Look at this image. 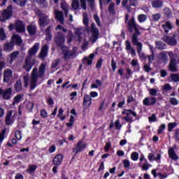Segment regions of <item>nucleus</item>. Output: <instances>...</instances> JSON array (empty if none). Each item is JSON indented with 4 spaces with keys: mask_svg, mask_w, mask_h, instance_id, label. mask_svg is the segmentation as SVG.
Listing matches in <instances>:
<instances>
[{
    "mask_svg": "<svg viewBox=\"0 0 179 179\" xmlns=\"http://www.w3.org/2000/svg\"><path fill=\"white\" fill-rule=\"evenodd\" d=\"M134 30V33L131 36V42L134 45H136L137 52L139 54L141 51H142V45H143L142 43L138 41V36H141V31H139V29L138 28V27Z\"/></svg>",
    "mask_w": 179,
    "mask_h": 179,
    "instance_id": "nucleus-1",
    "label": "nucleus"
},
{
    "mask_svg": "<svg viewBox=\"0 0 179 179\" xmlns=\"http://www.w3.org/2000/svg\"><path fill=\"white\" fill-rule=\"evenodd\" d=\"M12 9H13V6L10 5L6 9H4L2 11L1 15H0V22H1V23H5L6 20H9V19L13 16V11Z\"/></svg>",
    "mask_w": 179,
    "mask_h": 179,
    "instance_id": "nucleus-2",
    "label": "nucleus"
},
{
    "mask_svg": "<svg viewBox=\"0 0 179 179\" xmlns=\"http://www.w3.org/2000/svg\"><path fill=\"white\" fill-rule=\"evenodd\" d=\"M122 114L123 115H126L123 117V120L126 121V122H129V124H132L134 122V120H132V117L129 115H133V117H138V115L136 114V112L134 111L132 109H123L122 111Z\"/></svg>",
    "mask_w": 179,
    "mask_h": 179,
    "instance_id": "nucleus-3",
    "label": "nucleus"
},
{
    "mask_svg": "<svg viewBox=\"0 0 179 179\" xmlns=\"http://www.w3.org/2000/svg\"><path fill=\"white\" fill-rule=\"evenodd\" d=\"M129 15L125 14V23H127V29L129 32L134 33V29H136L138 27V24H136V22L135 21V17H132L131 20H129ZM129 20V21H128Z\"/></svg>",
    "mask_w": 179,
    "mask_h": 179,
    "instance_id": "nucleus-4",
    "label": "nucleus"
},
{
    "mask_svg": "<svg viewBox=\"0 0 179 179\" xmlns=\"http://www.w3.org/2000/svg\"><path fill=\"white\" fill-rule=\"evenodd\" d=\"M38 23L41 29L43 30L45 29V26H48V24H50V17L44 13H40Z\"/></svg>",
    "mask_w": 179,
    "mask_h": 179,
    "instance_id": "nucleus-5",
    "label": "nucleus"
},
{
    "mask_svg": "<svg viewBox=\"0 0 179 179\" xmlns=\"http://www.w3.org/2000/svg\"><path fill=\"white\" fill-rule=\"evenodd\" d=\"M12 87H8L5 90L0 87V99H3V100H10V99H12Z\"/></svg>",
    "mask_w": 179,
    "mask_h": 179,
    "instance_id": "nucleus-6",
    "label": "nucleus"
},
{
    "mask_svg": "<svg viewBox=\"0 0 179 179\" xmlns=\"http://www.w3.org/2000/svg\"><path fill=\"white\" fill-rule=\"evenodd\" d=\"M54 40L57 47L64 48V45L65 44V35H64L62 32H57L55 36Z\"/></svg>",
    "mask_w": 179,
    "mask_h": 179,
    "instance_id": "nucleus-7",
    "label": "nucleus"
},
{
    "mask_svg": "<svg viewBox=\"0 0 179 179\" xmlns=\"http://www.w3.org/2000/svg\"><path fill=\"white\" fill-rule=\"evenodd\" d=\"M37 80H38V78L37 77V68H34L31 73L30 90H34V89L37 87Z\"/></svg>",
    "mask_w": 179,
    "mask_h": 179,
    "instance_id": "nucleus-8",
    "label": "nucleus"
},
{
    "mask_svg": "<svg viewBox=\"0 0 179 179\" xmlns=\"http://www.w3.org/2000/svg\"><path fill=\"white\" fill-rule=\"evenodd\" d=\"M177 37V35L173 34L172 36H164L162 38V41L166 43L168 45H177V40L176 38Z\"/></svg>",
    "mask_w": 179,
    "mask_h": 179,
    "instance_id": "nucleus-9",
    "label": "nucleus"
},
{
    "mask_svg": "<svg viewBox=\"0 0 179 179\" xmlns=\"http://www.w3.org/2000/svg\"><path fill=\"white\" fill-rule=\"evenodd\" d=\"M86 143H83V140L78 141V142L77 143L76 148H73V152H75V156H76L78 153H81V152H83V150L86 149Z\"/></svg>",
    "mask_w": 179,
    "mask_h": 179,
    "instance_id": "nucleus-10",
    "label": "nucleus"
},
{
    "mask_svg": "<svg viewBox=\"0 0 179 179\" xmlns=\"http://www.w3.org/2000/svg\"><path fill=\"white\" fill-rule=\"evenodd\" d=\"M90 31L92 34V41L94 43H96V41H97V40L99 39V29L96 27V24L94 22H92L91 24Z\"/></svg>",
    "mask_w": 179,
    "mask_h": 179,
    "instance_id": "nucleus-11",
    "label": "nucleus"
},
{
    "mask_svg": "<svg viewBox=\"0 0 179 179\" xmlns=\"http://www.w3.org/2000/svg\"><path fill=\"white\" fill-rule=\"evenodd\" d=\"M15 31L20 34L26 31V26L23 23V21L20 20L15 21Z\"/></svg>",
    "mask_w": 179,
    "mask_h": 179,
    "instance_id": "nucleus-12",
    "label": "nucleus"
},
{
    "mask_svg": "<svg viewBox=\"0 0 179 179\" xmlns=\"http://www.w3.org/2000/svg\"><path fill=\"white\" fill-rule=\"evenodd\" d=\"M157 101V99L155 96L151 97H145L143 100V106H146L147 107H150V106H155Z\"/></svg>",
    "mask_w": 179,
    "mask_h": 179,
    "instance_id": "nucleus-13",
    "label": "nucleus"
},
{
    "mask_svg": "<svg viewBox=\"0 0 179 179\" xmlns=\"http://www.w3.org/2000/svg\"><path fill=\"white\" fill-rule=\"evenodd\" d=\"M33 66H34V62H31V57H27L25 59V64L22 66L23 69H24L27 72H30Z\"/></svg>",
    "mask_w": 179,
    "mask_h": 179,
    "instance_id": "nucleus-14",
    "label": "nucleus"
},
{
    "mask_svg": "<svg viewBox=\"0 0 179 179\" xmlns=\"http://www.w3.org/2000/svg\"><path fill=\"white\" fill-rule=\"evenodd\" d=\"M62 53L63 54L64 59L66 61V59H71L72 57L75 55L76 52L73 50H71L70 49L69 50L62 49Z\"/></svg>",
    "mask_w": 179,
    "mask_h": 179,
    "instance_id": "nucleus-15",
    "label": "nucleus"
},
{
    "mask_svg": "<svg viewBox=\"0 0 179 179\" xmlns=\"http://www.w3.org/2000/svg\"><path fill=\"white\" fill-rule=\"evenodd\" d=\"M12 114H13V110H10L7 111L5 119L6 125H11V124H13V117H15L16 113H15L13 116H12Z\"/></svg>",
    "mask_w": 179,
    "mask_h": 179,
    "instance_id": "nucleus-16",
    "label": "nucleus"
},
{
    "mask_svg": "<svg viewBox=\"0 0 179 179\" xmlns=\"http://www.w3.org/2000/svg\"><path fill=\"white\" fill-rule=\"evenodd\" d=\"M13 73L12 69H7L4 70L3 82L4 83H8L10 80V78H12Z\"/></svg>",
    "mask_w": 179,
    "mask_h": 179,
    "instance_id": "nucleus-17",
    "label": "nucleus"
},
{
    "mask_svg": "<svg viewBox=\"0 0 179 179\" xmlns=\"http://www.w3.org/2000/svg\"><path fill=\"white\" fill-rule=\"evenodd\" d=\"M64 160V155L62 154H57L53 158L52 164L55 166H61L62 161Z\"/></svg>",
    "mask_w": 179,
    "mask_h": 179,
    "instance_id": "nucleus-18",
    "label": "nucleus"
},
{
    "mask_svg": "<svg viewBox=\"0 0 179 179\" xmlns=\"http://www.w3.org/2000/svg\"><path fill=\"white\" fill-rule=\"evenodd\" d=\"M83 106L86 107V108H89L92 106V98L87 94H84Z\"/></svg>",
    "mask_w": 179,
    "mask_h": 179,
    "instance_id": "nucleus-19",
    "label": "nucleus"
},
{
    "mask_svg": "<svg viewBox=\"0 0 179 179\" xmlns=\"http://www.w3.org/2000/svg\"><path fill=\"white\" fill-rule=\"evenodd\" d=\"M38 48H40V43H35L33 47L28 50V55H29V57H33L34 55H36V54H37V52L38 51Z\"/></svg>",
    "mask_w": 179,
    "mask_h": 179,
    "instance_id": "nucleus-20",
    "label": "nucleus"
},
{
    "mask_svg": "<svg viewBox=\"0 0 179 179\" xmlns=\"http://www.w3.org/2000/svg\"><path fill=\"white\" fill-rule=\"evenodd\" d=\"M44 75H45V64L42 63L39 66L38 71L36 73V76L37 78H40L41 79L43 78Z\"/></svg>",
    "mask_w": 179,
    "mask_h": 179,
    "instance_id": "nucleus-21",
    "label": "nucleus"
},
{
    "mask_svg": "<svg viewBox=\"0 0 179 179\" xmlns=\"http://www.w3.org/2000/svg\"><path fill=\"white\" fill-rule=\"evenodd\" d=\"M52 28V26L49 25L45 29V40H46V41H51V40H52V35L51 34V29Z\"/></svg>",
    "mask_w": 179,
    "mask_h": 179,
    "instance_id": "nucleus-22",
    "label": "nucleus"
},
{
    "mask_svg": "<svg viewBox=\"0 0 179 179\" xmlns=\"http://www.w3.org/2000/svg\"><path fill=\"white\" fill-rule=\"evenodd\" d=\"M48 55V45L45 44L43 47H42L41 52L39 53V57L45 58V57H47Z\"/></svg>",
    "mask_w": 179,
    "mask_h": 179,
    "instance_id": "nucleus-23",
    "label": "nucleus"
},
{
    "mask_svg": "<svg viewBox=\"0 0 179 179\" xmlns=\"http://www.w3.org/2000/svg\"><path fill=\"white\" fill-rule=\"evenodd\" d=\"M14 47L15 44L13 42L6 43L3 44V50L6 51V52H10V51H13Z\"/></svg>",
    "mask_w": 179,
    "mask_h": 179,
    "instance_id": "nucleus-24",
    "label": "nucleus"
},
{
    "mask_svg": "<svg viewBox=\"0 0 179 179\" xmlns=\"http://www.w3.org/2000/svg\"><path fill=\"white\" fill-rule=\"evenodd\" d=\"M27 30L29 36H34L37 33V27L30 24L27 27Z\"/></svg>",
    "mask_w": 179,
    "mask_h": 179,
    "instance_id": "nucleus-25",
    "label": "nucleus"
},
{
    "mask_svg": "<svg viewBox=\"0 0 179 179\" xmlns=\"http://www.w3.org/2000/svg\"><path fill=\"white\" fill-rule=\"evenodd\" d=\"M162 29L166 34H169L170 30L173 29V24L170 22H166L165 24H162Z\"/></svg>",
    "mask_w": 179,
    "mask_h": 179,
    "instance_id": "nucleus-26",
    "label": "nucleus"
},
{
    "mask_svg": "<svg viewBox=\"0 0 179 179\" xmlns=\"http://www.w3.org/2000/svg\"><path fill=\"white\" fill-rule=\"evenodd\" d=\"M168 154L169 156V158L172 160H178V155L176 154V151L174 150V148H171L169 149Z\"/></svg>",
    "mask_w": 179,
    "mask_h": 179,
    "instance_id": "nucleus-27",
    "label": "nucleus"
},
{
    "mask_svg": "<svg viewBox=\"0 0 179 179\" xmlns=\"http://www.w3.org/2000/svg\"><path fill=\"white\" fill-rule=\"evenodd\" d=\"M152 8H155V9H159V8H163V1L162 0H153L151 3Z\"/></svg>",
    "mask_w": 179,
    "mask_h": 179,
    "instance_id": "nucleus-28",
    "label": "nucleus"
},
{
    "mask_svg": "<svg viewBox=\"0 0 179 179\" xmlns=\"http://www.w3.org/2000/svg\"><path fill=\"white\" fill-rule=\"evenodd\" d=\"M55 19H57L60 23H64V13L60 10H56L55 13Z\"/></svg>",
    "mask_w": 179,
    "mask_h": 179,
    "instance_id": "nucleus-29",
    "label": "nucleus"
},
{
    "mask_svg": "<svg viewBox=\"0 0 179 179\" xmlns=\"http://www.w3.org/2000/svg\"><path fill=\"white\" fill-rule=\"evenodd\" d=\"M12 41L17 45H22V43H23L22 37H20L19 35H14L12 38Z\"/></svg>",
    "mask_w": 179,
    "mask_h": 179,
    "instance_id": "nucleus-30",
    "label": "nucleus"
},
{
    "mask_svg": "<svg viewBox=\"0 0 179 179\" xmlns=\"http://www.w3.org/2000/svg\"><path fill=\"white\" fill-rule=\"evenodd\" d=\"M19 54H20V52H19V50H15L14 52H13L12 53H10V55H9L10 57V62H13V61H15V59H16V58H17V57H19Z\"/></svg>",
    "mask_w": 179,
    "mask_h": 179,
    "instance_id": "nucleus-31",
    "label": "nucleus"
},
{
    "mask_svg": "<svg viewBox=\"0 0 179 179\" xmlns=\"http://www.w3.org/2000/svg\"><path fill=\"white\" fill-rule=\"evenodd\" d=\"M164 15L165 17H167V19H170V17H172L173 16V12L169 8H165L164 9Z\"/></svg>",
    "mask_w": 179,
    "mask_h": 179,
    "instance_id": "nucleus-32",
    "label": "nucleus"
},
{
    "mask_svg": "<svg viewBox=\"0 0 179 179\" xmlns=\"http://www.w3.org/2000/svg\"><path fill=\"white\" fill-rule=\"evenodd\" d=\"M156 48L157 50H165L166 45L162 41H158L155 42Z\"/></svg>",
    "mask_w": 179,
    "mask_h": 179,
    "instance_id": "nucleus-33",
    "label": "nucleus"
},
{
    "mask_svg": "<svg viewBox=\"0 0 179 179\" xmlns=\"http://www.w3.org/2000/svg\"><path fill=\"white\" fill-rule=\"evenodd\" d=\"M37 170V165L36 164H31L29 166V169H27V173L29 174H33Z\"/></svg>",
    "mask_w": 179,
    "mask_h": 179,
    "instance_id": "nucleus-34",
    "label": "nucleus"
},
{
    "mask_svg": "<svg viewBox=\"0 0 179 179\" xmlns=\"http://www.w3.org/2000/svg\"><path fill=\"white\" fill-rule=\"evenodd\" d=\"M96 83H92L91 85V89H99V86H101L103 85V83H101V80L96 79L95 80Z\"/></svg>",
    "mask_w": 179,
    "mask_h": 179,
    "instance_id": "nucleus-35",
    "label": "nucleus"
},
{
    "mask_svg": "<svg viewBox=\"0 0 179 179\" xmlns=\"http://www.w3.org/2000/svg\"><path fill=\"white\" fill-rule=\"evenodd\" d=\"M6 40V33H5V29L3 28L0 29V41H5Z\"/></svg>",
    "mask_w": 179,
    "mask_h": 179,
    "instance_id": "nucleus-36",
    "label": "nucleus"
},
{
    "mask_svg": "<svg viewBox=\"0 0 179 179\" xmlns=\"http://www.w3.org/2000/svg\"><path fill=\"white\" fill-rule=\"evenodd\" d=\"M14 89L17 92H22V83L20 81H17L16 83L14 85Z\"/></svg>",
    "mask_w": 179,
    "mask_h": 179,
    "instance_id": "nucleus-37",
    "label": "nucleus"
},
{
    "mask_svg": "<svg viewBox=\"0 0 179 179\" xmlns=\"http://www.w3.org/2000/svg\"><path fill=\"white\" fill-rule=\"evenodd\" d=\"M71 6L74 10H78L79 9V1L78 0H73Z\"/></svg>",
    "mask_w": 179,
    "mask_h": 179,
    "instance_id": "nucleus-38",
    "label": "nucleus"
},
{
    "mask_svg": "<svg viewBox=\"0 0 179 179\" xmlns=\"http://www.w3.org/2000/svg\"><path fill=\"white\" fill-rule=\"evenodd\" d=\"M59 62H61V59H56L52 62L51 64V69H55L58 65H59Z\"/></svg>",
    "mask_w": 179,
    "mask_h": 179,
    "instance_id": "nucleus-39",
    "label": "nucleus"
},
{
    "mask_svg": "<svg viewBox=\"0 0 179 179\" xmlns=\"http://www.w3.org/2000/svg\"><path fill=\"white\" fill-rule=\"evenodd\" d=\"M148 19V17L145 14H140L138 16V20L139 23H143V22H145Z\"/></svg>",
    "mask_w": 179,
    "mask_h": 179,
    "instance_id": "nucleus-40",
    "label": "nucleus"
},
{
    "mask_svg": "<svg viewBox=\"0 0 179 179\" xmlns=\"http://www.w3.org/2000/svg\"><path fill=\"white\" fill-rule=\"evenodd\" d=\"M26 107L29 113H33V108H34V103L29 101L27 103Z\"/></svg>",
    "mask_w": 179,
    "mask_h": 179,
    "instance_id": "nucleus-41",
    "label": "nucleus"
},
{
    "mask_svg": "<svg viewBox=\"0 0 179 179\" xmlns=\"http://www.w3.org/2000/svg\"><path fill=\"white\" fill-rule=\"evenodd\" d=\"M131 66H137V72L141 71V66L138 63V59H133L131 63Z\"/></svg>",
    "mask_w": 179,
    "mask_h": 179,
    "instance_id": "nucleus-42",
    "label": "nucleus"
},
{
    "mask_svg": "<svg viewBox=\"0 0 179 179\" xmlns=\"http://www.w3.org/2000/svg\"><path fill=\"white\" fill-rule=\"evenodd\" d=\"M115 6V3H114L113 2L110 3L108 8L109 13H111L112 15H115V10L114 9Z\"/></svg>",
    "mask_w": 179,
    "mask_h": 179,
    "instance_id": "nucleus-43",
    "label": "nucleus"
},
{
    "mask_svg": "<svg viewBox=\"0 0 179 179\" xmlns=\"http://www.w3.org/2000/svg\"><path fill=\"white\" fill-rule=\"evenodd\" d=\"M177 127L176 122H170L168 124V131L171 132Z\"/></svg>",
    "mask_w": 179,
    "mask_h": 179,
    "instance_id": "nucleus-44",
    "label": "nucleus"
},
{
    "mask_svg": "<svg viewBox=\"0 0 179 179\" xmlns=\"http://www.w3.org/2000/svg\"><path fill=\"white\" fill-rule=\"evenodd\" d=\"M131 159L134 162H137V160H138V159H139V154L136 152H133L131 154Z\"/></svg>",
    "mask_w": 179,
    "mask_h": 179,
    "instance_id": "nucleus-45",
    "label": "nucleus"
},
{
    "mask_svg": "<svg viewBox=\"0 0 179 179\" xmlns=\"http://www.w3.org/2000/svg\"><path fill=\"white\" fill-rule=\"evenodd\" d=\"M170 64H172L173 65H178L179 64V59L177 56L171 57Z\"/></svg>",
    "mask_w": 179,
    "mask_h": 179,
    "instance_id": "nucleus-46",
    "label": "nucleus"
},
{
    "mask_svg": "<svg viewBox=\"0 0 179 179\" xmlns=\"http://www.w3.org/2000/svg\"><path fill=\"white\" fill-rule=\"evenodd\" d=\"M23 97L22 94H17L14 97V103L17 104L22 101V99Z\"/></svg>",
    "mask_w": 179,
    "mask_h": 179,
    "instance_id": "nucleus-47",
    "label": "nucleus"
},
{
    "mask_svg": "<svg viewBox=\"0 0 179 179\" xmlns=\"http://www.w3.org/2000/svg\"><path fill=\"white\" fill-rule=\"evenodd\" d=\"M61 8L64 12V15L66 16H68V13H69V10H68V6L65 3H62L61 4Z\"/></svg>",
    "mask_w": 179,
    "mask_h": 179,
    "instance_id": "nucleus-48",
    "label": "nucleus"
},
{
    "mask_svg": "<svg viewBox=\"0 0 179 179\" xmlns=\"http://www.w3.org/2000/svg\"><path fill=\"white\" fill-rule=\"evenodd\" d=\"M14 3L20 5V6H24L26 5V0H13Z\"/></svg>",
    "mask_w": 179,
    "mask_h": 179,
    "instance_id": "nucleus-49",
    "label": "nucleus"
},
{
    "mask_svg": "<svg viewBox=\"0 0 179 179\" xmlns=\"http://www.w3.org/2000/svg\"><path fill=\"white\" fill-rule=\"evenodd\" d=\"M169 69L171 72H177V64L169 63Z\"/></svg>",
    "mask_w": 179,
    "mask_h": 179,
    "instance_id": "nucleus-50",
    "label": "nucleus"
},
{
    "mask_svg": "<svg viewBox=\"0 0 179 179\" xmlns=\"http://www.w3.org/2000/svg\"><path fill=\"white\" fill-rule=\"evenodd\" d=\"M94 19L99 27L101 26V22H100V17H99V15L97 14L94 15Z\"/></svg>",
    "mask_w": 179,
    "mask_h": 179,
    "instance_id": "nucleus-51",
    "label": "nucleus"
},
{
    "mask_svg": "<svg viewBox=\"0 0 179 179\" xmlns=\"http://www.w3.org/2000/svg\"><path fill=\"white\" fill-rule=\"evenodd\" d=\"M171 79H172L173 82H179V74H171Z\"/></svg>",
    "mask_w": 179,
    "mask_h": 179,
    "instance_id": "nucleus-52",
    "label": "nucleus"
},
{
    "mask_svg": "<svg viewBox=\"0 0 179 179\" xmlns=\"http://www.w3.org/2000/svg\"><path fill=\"white\" fill-rule=\"evenodd\" d=\"M169 103H170V104H171L172 106H178V100H177V99L173 97V98H171V99H170Z\"/></svg>",
    "mask_w": 179,
    "mask_h": 179,
    "instance_id": "nucleus-53",
    "label": "nucleus"
},
{
    "mask_svg": "<svg viewBox=\"0 0 179 179\" xmlns=\"http://www.w3.org/2000/svg\"><path fill=\"white\" fill-rule=\"evenodd\" d=\"M150 167H152V164H143L141 166V169L143 171H148V170H149Z\"/></svg>",
    "mask_w": 179,
    "mask_h": 179,
    "instance_id": "nucleus-54",
    "label": "nucleus"
},
{
    "mask_svg": "<svg viewBox=\"0 0 179 179\" xmlns=\"http://www.w3.org/2000/svg\"><path fill=\"white\" fill-rule=\"evenodd\" d=\"M5 134H6V129H4L0 134V143L3 142V139H5Z\"/></svg>",
    "mask_w": 179,
    "mask_h": 179,
    "instance_id": "nucleus-55",
    "label": "nucleus"
},
{
    "mask_svg": "<svg viewBox=\"0 0 179 179\" xmlns=\"http://www.w3.org/2000/svg\"><path fill=\"white\" fill-rule=\"evenodd\" d=\"M160 17H162V15H160V13L152 15V19L154 22H159V20H160Z\"/></svg>",
    "mask_w": 179,
    "mask_h": 179,
    "instance_id": "nucleus-56",
    "label": "nucleus"
},
{
    "mask_svg": "<svg viewBox=\"0 0 179 179\" xmlns=\"http://www.w3.org/2000/svg\"><path fill=\"white\" fill-rule=\"evenodd\" d=\"M16 139L20 141L22 139V131L20 130H17L15 134Z\"/></svg>",
    "mask_w": 179,
    "mask_h": 179,
    "instance_id": "nucleus-57",
    "label": "nucleus"
},
{
    "mask_svg": "<svg viewBox=\"0 0 179 179\" xmlns=\"http://www.w3.org/2000/svg\"><path fill=\"white\" fill-rule=\"evenodd\" d=\"M166 129V124H162L159 126V129H158V134H163V131H164Z\"/></svg>",
    "mask_w": 179,
    "mask_h": 179,
    "instance_id": "nucleus-58",
    "label": "nucleus"
},
{
    "mask_svg": "<svg viewBox=\"0 0 179 179\" xmlns=\"http://www.w3.org/2000/svg\"><path fill=\"white\" fill-rule=\"evenodd\" d=\"M80 1L82 9H83V10H86V9H87V6L86 5V0H80Z\"/></svg>",
    "mask_w": 179,
    "mask_h": 179,
    "instance_id": "nucleus-59",
    "label": "nucleus"
},
{
    "mask_svg": "<svg viewBox=\"0 0 179 179\" xmlns=\"http://www.w3.org/2000/svg\"><path fill=\"white\" fill-rule=\"evenodd\" d=\"M123 166H124V169H129V167L131 166V162H129V160H128V159H124L123 161Z\"/></svg>",
    "mask_w": 179,
    "mask_h": 179,
    "instance_id": "nucleus-60",
    "label": "nucleus"
},
{
    "mask_svg": "<svg viewBox=\"0 0 179 179\" xmlns=\"http://www.w3.org/2000/svg\"><path fill=\"white\" fill-rule=\"evenodd\" d=\"M41 117L42 118H47V117H48V113H47V110H45V109H42L41 110Z\"/></svg>",
    "mask_w": 179,
    "mask_h": 179,
    "instance_id": "nucleus-61",
    "label": "nucleus"
},
{
    "mask_svg": "<svg viewBox=\"0 0 179 179\" xmlns=\"http://www.w3.org/2000/svg\"><path fill=\"white\" fill-rule=\"evenodd\" d=\"M101 65H103V58L99 59L96 64V69H100L101 68Z\"/></svg>",
    "mask_w": 179,
    "mask_h": 179,
    "instance_id": "nucleus-62",
    "label": "nucleus"
},
{
    "mask_svg": "<svg viewBox=\"0 0 179 179\" xmlns=\"http://www.w3.org/2000/svg\"><path fill=\"white\" fill-rule=\"evenodd\" d=\"M149 93L150 96H157V91L155 88L150 89Z\"/></svg>",
    "mask_w": 179,
    "mask_h": 179,
    "instance_id": "nucleus-63",
    "label": "nucleus"
},
{
    "mask_svg": "<svg viewBox=\"0 0 179 179\" xmlns=\"http://www.w3.org/2000/svg\"><path fill=\"white\" fill-rule=\"evenodd\" d=\"M174 138L176 141H179V129L175 130Z\"/></svg>",
    "mask_w": 179,
    "mask_h": 179,
    "instance_id": "nucleus-64",
    "label": "nucleus"
}]
</instances>
